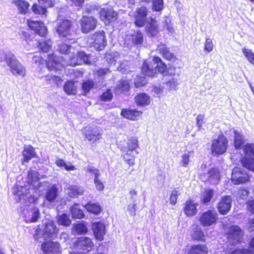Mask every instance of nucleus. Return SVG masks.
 <instances>
[{
    "label": "nucleus",
    "mask_w": 254,
    "mask_h": 254,
    "mask_svg": "<svg viewBox=\"0 0 254 254\" xmlns=\"http://www.w3.org/2000/svg\"><path fill=\"white\" fill-rule=\"evenodd\" d=\"M152 63H152L150 64L146 62L143 63L142 67V72L144 75L153 76L157 72L162 74L164 76L170 75L173 76L176 74V68L171 67L167 70L166 65L160 58L158 57H154Z\"/></svg>",
    "instance_id": "1"
},
{
    "label": "nucleus",
    "mask_w": 254,
    "mask_h": 254,
    "mask_svg": "<svg viewBox=\"0 0 254 254\" xmlns=\"http://www.w3.org/2000/svg\"><path fill=\"white\" fill-rule=\"evenodd\" d=\"M3 58L13 75L22 77L25 76L26 73L25 67L18 61L16 56L12 52L6 51L3 52L2 55L0 54V63L2 61Z\"/></svg>",
    "instance_id": "2"
},
{
    "label": "nucleus",
    "mask_w": 254,
    "mask_h": 254,
    "mask_svg": "<svg viewBox=\"0 0 254 254\" xmlns=\"http://www.w3.org/2000/svg\"><path fill=\"white\" fill-rule=\"evenodd\" d=\"M244 156L241 159L243 167L254 172V143H247L243 146Z\"/></svg>",
    "instance_id": "3"
},
{
    "label": "nucleus",
    "mask_w": 254,
    "mask_h": 254,
    "mask_svg": "<svg viewBox=\"0 0 254 254\" xmlns=\"http://www.w3.org/2000/svg\"><path fill=\"white\" fill-rule=\"evenodd\" d=\"M228 140L223 135H219L216 139L211 141V151L214 156L222 155L226 152Z\"/></svg>",
    "instance_id": "4"
},
{
    "label": "nucleus",
    "mask_w": 254,
    "mask_h": 254,
    "mask_svg": "<svg viewBox=\"0 0 254 254\" xmlns=\"http://www.w3.org/2000/svg\"><path fill=\"white\" fill-rule=\"evenodd\" d=\"M72 22L68 19H58L57 21L56 31L60 37L70 39L72 35Z\"/></svg>",
    "instance_id": "5"
},
{
    "label": "nucleus",
    "mask_w": 254,
    "mask_h": 254,
    "mask_svg": "<svg viewBox=\"0 0 254 254\" xmlns=\"http://www.w3.org/2000/svg\"><path fill=\"white\" fill-rule=\"evenodd\" d=\"M231 180L234 185L243 184L250 181V176L244 169L235 167L232 170Z\"/></svg>",
    "instance_id": "6"
},
{
    "label": "nucleus",
    "mask_w": 254,
    "mask_h": 254,
    "mask_svg": "<svg viewBox=\"0 0 254 254\" xmlns=\"http://www.w3.org/2000/svg\"><path fill=\"white\" fill-rule=\"evenodd\" d=\"M83 133L89 142L94 143L102 138L103 130L97 126H88L83 130Z\"/></svg>",
    "instance_id": "7"
},
{
    "label": "nucleus",
    "mask_w": 254,
    "mask_h": 254,
    "mask_svg": "<svg viewBox=\"0 0 254 254\" xmlns=\"http://www.w3.org/2000/svg\"><path fill=\"white\" fill-rule=\"evenodd\" d=\"M90 59V55L86 54L83 51L73 52V57L71 58L68 64L73 66L80 64L81 62L87 64H91L92 62Z\"/></svg>",
    "instance_id": "8"
},
{
    "label": "nucleus",
    "mask_w": 254,
    "mask_h": 254,
    "mask_svg": "<svg viewBox=\"0 0 254 254\" xmlns=\"http://www.w3.org/2000/svg\"><path fill=\"white\" fill-rule=\"evenodd\" d=\"M91 44L97 51L103 50L107 45V40L104 31L96 32L91 37Z\"/></svg>",
    "instance_id": "9"
},
{
    "label": "nucleus",
    "mask_w": 254,
    "mask_h": 254,
    "mask_svg": "<svg viewBox=\"0 0 254 254\" xmlns=\"http://www.w3.org/2000/svg\"><path fill=\"white\" fill-rule=\"evenodd\" d=\"M94 246L92 240L86 237H81L77 238L74 244V247L78 250L83 251L86 254L90 251Z\"/></svg>",
    "instance_id": "10"
},
{
    "label": "nucleus",
    "mask_w": 254,
    "mask_h": 254,
    "mask_svg": "<svg viewBox=\"0 0 254 254\" xmlns=\"http://www.w3.org/2000/svg\"><path fill=\"white\" fill-rule=\"evenodd\" d=\"M218 213L215 210H209L203 212L199 218L201 224L204 227L210 226L216 223Z\"/></svg>",
    "instance_id": "11"
},
{
    "label": "nucleus",
    "mask_w": 254,
    "mask_h": 254,
    "mask_svg": "<svg viewBox=\"0 0 254 254\" xmlns=\"http://www.w3.org/2000/svg\"><path fill=\"white\" fill-rule=\"evenodd\" d=\"M148 12V9L144 6L136 8L134 13V24L136 26H144L146 22Z\"/></svg>",
    "instance_id": "12"
},
{
    "label": "nucleus",
    "mask_w": 254,
    "mask_h": 254,
    "mask_svg": "<svg viewBox=\"0 0 254 254\" xmlns=\"http://www.w3.org/2000/svg\"><path fill=\"white\" fill-rule=\"evenodd\" d=\"M97 21L92 16H83L80 20L81 31L87 33L93 30L96 27Z\"/></svg>",
    "instance_id": "13"
},
{
    "label": "nucleus",
    "mask_w": 254,
    "mask_h": 254,
    "mask_svg": "<svg viewBox=\"0 0 254 254\" xmlns=\"http://www.w3.org/2000/svg\"><path fill=\"white\" fill-rule=\"evenodd\" d=\"M63 58L54 55H48L47 67L50 70H61L64 66Z\"/></svg>",
    "instance_id": "14"
},
{
    "label": "nucleus",
    "mask_w": 254,
    "mask_h": 254,
    "mask_svg": "<svg viewBox=\"0 0 254 254\" xmlns=\"http://www.w3.org/2000/svg\"><path fill=\"white\" fill-rule=\"evenodd\" d=\"M243 235V232L239 227L232 226L230 228L228 234V241L232 245H236L241 241Z\"/></svg>",
    "instance_id": "15"
},
{
    "label": "nucleus",
    "mask_w": 254,
    "mask_h": 254,
    "mask_svg": "<svg viewBox=\"0 0 254 254\" xmlns=\"http://www.w3.org/2000/svg\"><path fill=\"white\" fill-rule=\"evenodd\" d=\"M143 41V34L139 31H135L133 33L126 35L125 39V43L128 45H140Z\"/></svg>",
    "instance_id": "16"
},
{
    "label": "nucleus",
    "mask_w": 254,
    "mask_h": 254,
    "mask_svg": "<svg viewBox=\"0 0 254 254\" xmlns=\"http://www.w3.org/2000/svg\"><path fill=\"white\" fill-rule=\"evenodd\" d=\"M28 27L33 30L36 34L44 37L47 33V28L43 22L38 21L28 20Z\"/></svg>",
    "instance_id": "17"
},
{
    "label": "nucleus",
    "mask_w": 254,
    "mask_h": 254,
    "mask_svg": "<svg viewBox=\"0 0 254 254\" xmlns=\"http://www.w3.org/2000/svg\"><path fill=\"white\" fill-rule=\"evenodd\" d=\"M201 179L208 181L211 184H217L220 181V173L216 168H212L207 173L201 176Z\"/></svg>",
    "instance_id": "18"
},
{
    "label": "nucleus",
    "mask_w": 254,
    "mask_h": 254,
    "mask_svg": "<svg viewBox=\"0 0 254 254\" xmlns=\"http://www.w3.org/2000/svg\"><path fill=\"white\" fill-rule=\"evenodd\" d=\"M232 199L230 196L222 197L218 204L217 208L221 214L225 215L231 208Z\"/></svg>",
    "instance_id": "19"
},
{
    "label": "nucleus",
    "mask_w": 254,
    "mask_h": 254,
    "mask_svg": "<svg viewBox=\"0 0 254 254\" xmlns=\"http://www.w3.org/2000/svg\"><path fill=\"white\" fill-rule=\"evenodd\" d=\"M58 229L52 221L49 220L45 223L43 230L44 237L45 238H53L58 232Z\"/></svg>",
    "instance_id": "20"
},
{
    "label": "nucleus",
    "mask_w": 254,
    "mask_h": 254,
    "mask_svg": "<svg viewBox=\"0 0 254 254\" xmlns=\"http://www.w3.org/2000/svg\"><path fill=\"white\" fill-rule=\"evenodd\" d=\"M92 228L96 239L102 241L105 234V226L104 224L97 222L92 224Z\"/></svg>",
    "instance_id": "21"
},
{
    "label": "nucleus",
    "mask_w": 254,
    "mask_h": 254,
    "mask_svg": "<svg viewBox=\"0 0 254 254\" xmlns=\"http://www.w3.org/2000/svg\"><path fill=\"white\" fill-rule=\"evenodd\" d=\"M146 33L149 37L156 36L158 32V26L157 20L153 18H150L146 26Z\"/></svg>",
    "instance_id": "22"
},
{
    "label": "nucleus",
    "mask_w": 254,
    "mask_h": 254,
    "mask_svg": "<svg viewBox=\"0 0 254 254\" xmlns=\"http://www.w3.org/2000/svg\"><path fill=\"white\" fill-rule=\"evenodd\" d=\"M101 18L102 20L108 22L113 21L117 18V13L112 9H102L100 11Z\"/></svg>",
    "instance_id": "23"
},
{
    "label": "nucleus",
    "mask_w": 254,
    "mask_h": 254,
    "mask_svg": "<svg viewBox=\"0 0 254 254\" xmlns=\"http://www.w3.org/2000/svg\"><path fill=\"white\" fill-rule=\"evenodd\" d=\"M157 51L164 58L168 61H174L176 60L174 55L169 51L165 44L160 43L158 46Z\"/></svg>",
    "instance_id": "24"
},
{
    "label": "nucleus",
    "mask_w": 254,
    "mask_h": 254,
    "mask_svg": "<svg viewBox=\"0 0 254 254\" xmlns=\"http://www.w3.org/2000/svg\"><path fill=\"white\" fill-rule=\"evenodd\" d=\"M157 51L164 58L168 61H174L176 60L174 55L169 51L165 44L160 43L158 46Z\"/></svg>",
    "instance_id": "25"
},
{
    "label": "nucleus",
    "mask_w": 254,
    "mask_h": 254,
    "mask_svg": "<svg viewBox=\"0 0 254 254\" xmlns=\"http://www.w3.org/2000/svg\"><path fill=\"white\" fill-rule=\"evenodd\" d=\"M25 215V220L27 222H36L40 217V211L38 208L33 207L28 211L26 213L24 212Z\"/></svg>",
    "instance_id": "26"
},
{
    "label": "nucleus",
    "mask_w": 254,
    "mask_h": 254,
    "mask_svg": "<svg viewBox=\"0 0 254 254\" xmlns=\"http://www.w3.org/2000/svg\"><path fill=\"white\" fill-rule=\"evenodd\" d=\"M196 205L197 204L194 203L193 201H187L184 208L185 214L187 216L194 215L197 212Z\"/></svg>",
    "instance_id": "27"
},
{
    "label": "nucleus",
    "mask_w": 254,
    "mask_h": 254,
    "mask_svg": "<svg viewBox=\"0 0 254 254\" xmlns=\"http://www.w3.org/2000/svg\"><path fill=\"white\" fill-rule=\"evenodd\" d=\"M59 246L60 245L57 242L49 241L42 244V249L45 253H54L58 252Z\"/></svg>",
    "instance_id": "28"
},
{
    "label": "nucleus",
    "mask_w": 254,
    "mask_h": 254,
    "mask_svg": "<svg viewBox=\"0 0 254 254\" xmlns=\"http://www.w3.org/2000/svg\"><path fill=\"white\" fill-rule=\"evenodd\" d=\"M130 89V82L128 80L122 79L117 83L115 88L116 93L120 94L127 92Z\"/></svg>",
    "instance_id": "29"
},
{
    "label": "nucleus",
    "mask_w": 254,
    "mask_h": 254,
    "mask_svg": "<svg viewBox=\"0 0 254 254\" xmlns=\"http://www.w3.org/2000/svg\"><path fill=\"white\" fill-rule=\"evenodd\" d=\"M121 114L124 117L134 121L141 115L142 112L135 110L123 109L121 112Z\"/></svg>",
    "instance_id": "30"
},
{
    "label": "nucleus",
    "mask_w": 254,
    "mask_h": 254,
    "mask_svg": "<svg viewBox=\"0 0 254 254\" xmlns=\"http://www.w3.org/2000/svg\"><path fill=\"white\" fill-rule=\"evenodd\" d=\"M59 189L55 185H52L47 190L45 197L49 202H53L57 198Z\"/></svg>",
    "instance_id": "31"
},
{
    "label": "nucleus",
    "mask_w": 254,
    "mask_h": 254,
    "mask_svg": "<svg viewBox=\"0 0 254 254\" xmlns=\"http://www.w3.org/2000/svg\"><path fill=\"white\" fill-rule=\"evenodd\" d=\"M12 3L17 8L18 10L21 14H26L29 9V3L23 0H13Z\"/></svg>",
    "instance_id": "32"
},
{
    "label": "nucleus",
    "mask_w": 254,
    "mask_h": 254,
    "mask_svg": "<svg viewBox=\"0 0 254 254\" xmlns=\"http://www.w3.org/2000/svg\"><path fill=\"white\" fill-rule=\"evenodd\" d=\"M234 133V145L236 149H240L245 142L244 135L239 131L233 130Z\"/></svg>",
    "instance_id": "33"
},
{
    "label": "nucleus",
    "mask_w": 254,
    "mask_h": 254,
    "mask_svg": "<svg viewBox=\"0 0 254 254\" xmlns=\"http://www.w3.org/2000/svg\"><path fill=\"white\" fill-rule=\"evenodd\" d=\"M64 90L68 95H74L77 93V87L75 82L72 80H68L64 85Z\"/></svg>",
    "instance_id": "34"
},
{
    "label": "nucleus",
    "mask_w": 254,
    "mask_h": 254,
    "mask_svg": "<svg viewBox=\"0 0 254 254\" xmlns=\"http://www.w3.org/2000/svg\"><path fill=\"white\" fill-rule=\"evenodd\" d=\"M22 155L23 156V163L24 162H28L35 156L33 147L30 145L25 146L22 152Z\"/></svg>",
    "instance_id": "35"
},
{
    "label": "nucleus",
    "mask_w": 254,
    "mask_h": 254,
    "mask_svg": "<svg viewBox=\"0 0 254 254\" xmlns=\"http://www.w3.org/2000/svg\"><path fill=\"white\" fill-rule=\"evenodd\" d=\"M135 103L138 106H145L150 104V98L145 93H140L135 97Z\"/></svg>",
    "instance_id": "36"
},
{
    "label": "nucleus",
    "mask_w": 254,
    "mask_h": 254,
    "mask_svg": "<svg viewBox=\"0 0 254 254\" xmlns=\"http://www.w3.org/2000/svg\"><path fill=\"white\" fill-rule=\"evenodd\" d=\"M70 211L73 218L81 219L84 217L83 210L80 208L79 205L74 203L70 208Z\"/></svg>",
    "instance_id": "37"
},
{
    "label": "nucleus",
    "mask_w": 254,
    "mask_h": 254,
    "mask_svg": "<svg viewBox=\"0 0 254 254\" xmlns=\"http://www.w3.org/2000/svg\"><path fill=\"white\" fill-rule=\"evenodd\" d=\"M58 50L61 54H68L70 59L69 61L71 60V58L73 57V52H75V50L73 48L64 43L59 46Z\"/></svg>",
    "instance_id": "38"
},
{
    "label": "nucleus",
    "mask_w": 254,
    "mask_h": 254,
    "mask_svg": "<svg viewBox=\"0 0 254 254\" xmlns=\"http://www.w3.org/2000/svg\"><path fill=\"white\" fill-rule=\"evenodd\" d=\"M68 190V194L70 197H77L82 195L84 191L83 188L79 186H71L69 187Z\"/></svg>",
    "instance_id": "39"
},
{
    "label": "nucleus",
    "mask_w": 254,
    "mask_h": 254,
    "mask_svg": "<svg viewBox=\"0 0 254 254\" xmlns=\"http://www.w3.org/2000/svg\"><path fill=\"white\" fill-rule=\"evenodd\" d=\"M207 248L204 245H194L190 251V254H207Z\"/></svg>",
    "instance_id": "40"
},
{
    "label": "nucleus",
    "mask_w": 254,
    "mask_h": 254,
    "mask_svg": "<svg viewBox=\"0 0 254 254\" xmlns=\"http://www.w3.org/2000/svg\"><path fill=\"white\" fill-rule=\"evenodd\" d=\"M26 189L22 187H17L14 189L13 194L15 195V199L17 201H20L22 199H24L27 194L25 193Z\"/></svg>",
    "instance_id": "41"
},
{
    "label": "nucleus",
    "mask_w": 254,
    "mask_h": 254,
    "mask_svg": "<svg viewBox=\"0 0 254 254\" xmlns=\"http://www.w3.org/2000/svg\"><path fill=\"white\" fill-rule=\"evenodd\" d=\"M85 207L88 212L95 214H99L101 211V207L97 203H89L85 206Z\"/></svg>",
    "instance_id": "42"
},
{
    "label": "nucleus",
    "mask_w": 254,
    "mask_h": 254,
    "mask_svg": "<svg viewBox=\"0 0 254 254\" xmlns=\"http://www.w3.org/2000/svg\"><path fill=\"white\" fill-rule=\"evenodd\" d=\"M119 54L117 52H110L106 54L105 58L106 61L110 64V65L115 64L116 61L118 59Z\"/></svg>",
    "instance_id": "43"
},
{
    "label": "nucleus",
    "mask_w": 254,
    "mask_h": 254,
    "mask_svg": "<svg viewBox=\"0 0 254 254\" xmlns=\"http://www.w3.org/2000/svg\"><path fill=\"white\" fill-rule=\"evenodd\" d=\"M192 238L196 240L203 241L204 235L201 229L197 226H195L193 229V232L191 235Z\"/></svg>",
    "instance_id": "44"
},
{
    "label": "nucleus",
    "mask_w": 254,
    "mask_h": 254,
    "mask_svg": "<svg viewBox=\"0 0 254 254\" xmlns=\"http://www.w3.org/2000/svg\"><path fill=\"white\" fill-rule=\"evenodd\" d=\"M52 42L48 39L45 41H40L38 42V47L43 52H48L51 48Z\"/></svg>",
    "instance_id": "45"
},
{
    "label": "nucleus",
    "mask_w": 254,
    "mask_h": 254,
    "mask_svg": "<svg viewBox=\"0 0 254 254\" xmlns=\"http://www.w3.org/2000/svg\"><path fill=\"white\" fill-rule=\"evenodd\" d=\"M126 152L123 155L125 162L129 165V166H133L134 164L135 156L133 154V151L132 153L129 152L128 149H126Z\"/></svg>",
    "instance_id": "46"
},
{
    "label": "nucleus",
    "mask_w": 254,
    "mask_h": 254,
    "mask_svg": "<svg viewBox=\"0 0 254 254\" xmlns=\"http://www.w3.org/2000/svg\"><path fill=\"white\" fill-rule=\"evenodd\" d=\"M138 147V141L135 137L129 139L127 143V147L125 149H128L129 152L132 153Z\"/></svg>",
    "instance_id": "47"
},
{
    "label": "nucleus",
    "mask_w": 254,
    "mask_h": 254,
    "mask_svg": "<svg viewBox=\"0 0 254 254\" xmlns=\"http://www.w3.org/2000/svg\"><path fill=\"white\" fill-rule=\"evenodd\" d=\"M94 82L91 80H86L83 82L82 89L84 95L88 93L90 90L93 88Z\"/></svg>",
    "instance_id": "48"
},
{
    "label": "nucleus",
    "mask_w": 254,
    "mask_h": 254,
    "mask_svg": "<svg viewBox=\"0 0 254 254\" xmlns=\"http://www.w3.org/2000/svg\"><path fill=\"white\" fill-rule=\"evenodd\" d=\"M152 9L154 11L160 12L164 8L163 0H152Z\"/></svg>",
    "instance_id": "49"
},
{
    "label": "nucleus",
    "mask_w": 254,
    "mask_h": 254,
    "mask_svg": "<svg viewBox=\"0 0 254 254\" xmlns=\"http://www.w3.org/2000/svg\"><path fill=\"white\" fill-rule=\"evenodd\" d=\"M214 192L212 190L207 189L204 191L201 201L202 203L206 204L210 202L213 196Z\"/></svg>",
    "instance_id": "50"
},
{
    "label": "nucleus",
    "mask_w": 254,
    "mask_h": 254,
    "mask_svg": "<svg viewBox=\"0 0 254 254\" xmlns=\"http://www.w3.org/2000/svg\"><path fill=\"white\" fill-rule=\"evenodd\" d=\"M58 221L59 224L65 226H68L71 224V220L66 214H63L59 216Z\"/></svg>",
    "instance_id": "51"
},
{
    "label": "nucleus",
    "mask_w": 254,
    "mask_h": 254,
    "mask_svg": "<svg viewBox=\"0 0 254 254\" xmlns=\"http://www.w3.org/2000/svg\"><path fill=\"white\" fill-rule=\"evenodd\" d=\"M47 7L44 6V5L42 4L40 5L37 4H34L32 7V9L35 14L43 15L47 12Z\"/></svg>",
    "instance_id": "52"
},
{
    "label": "nucleus",
    "mask_w": 254,
    "mask_h": 254,
    "mask_svg": "<svg viewBox=\"0 0 254 254\" xmlns=\"http://www.w3.org/2000/svg\"><path fill=\"white\" fill-rule=\"evenodd\" d=\"M242 52L249 62L254 65V53L251 50L245 48L242 49Z\"/></svg>",
    "instance_id": "53"
},
{
    "label": "nucleus",
    "mask_w": 254,
    "mask_h": 254,
    "mask_svg": "<svg viewBox=\"0 0 254 254\" xmlns=\"http://www.w3.org/2000/svg\"><path fill=\"white\" fill-rule=\"evenodd\" d=\"M118 70L125 74L130 72V69L128 62L127 61H124L121 62L120 66L118 67Z\"/></svg>",
    "instance_id": "54"
},
{
    "label": "nucleus",
    "mask_w": 254,
    "mask_h": 254,
    "mask_svg": "<svg viewBox=\"0 0 254 254\" xmlns=\"http://www.w3.org/2000/svg\"><path fill=\"white\" fill-rule=\"evenodd\" d=\"M74 231L79 234H85L87 232V228L83 223H77L74 226Z\"/></svg>",
    "instance_id": "55"
},
{
    "label": "nucleus",
    "mask_w": 254,
    "mask_h": 254,
    "mask_svg": "<svg viewBox=\"0 0 254 254\" xmlns=\"http://www.w3.org/2000/svg\"><path fill=\"white\" fill-rule=\"evenodd\" d=\"M110 72L111 70L109 68H100L95 71V74L100 79H103L106 75Z\"/></svg>",
    "instance_id": "56"
},
{
    "label": "nucleus",
    "mask_w": 254,
    "mask_h": 254,
    "mask_svg": "<svg viewBox=\"0 0 254 254\" xmlns=\"http://www.w3.org/2000/svg\"><path fill=\"white\" fill-rule=\"evenodd\" d=\"M178 84L177 79L174 78H172L166 82V85L169 91L176 90Z\"/></svg>",
    "instance_id": "57"
},
{
    "label": "nucleus",
    "mask_w": 254,
    "mask_h": 254,
    "mask_svg": "<svg viewBox=\"0 0 254 254\" xmlns=\"http://www.w3.org/2000/svg\"><path fill=\"white\" fill-rule=\"evenodd\" d=\"M231 254H254V251L246 249H236L231 250Z\"/></svg>",
    "instance_id": "58"
},
{
    "label": "nucleus",
    "mask_w": 254,
    "mask_h": 254,
    "mask_svg": "<svg viewBox=\"0 0 254 254\" xmlns=\"http://www.w3.org/2000/svg\"><path fill=\"white\" fill-rule=\"evenodd\" d=\"M204 45V51H206L207 53H210L213 50V44L212 40L210 38L208 37L206 38Z\"/></svg>",
    "instance_id": "59"
},
{
    "label": "nucleus",
    "mask_w": 254,
    "mask_h": 254,
    "mask_svg": "<svg viewBox=\"0 0 254 254\" xmlns=\"http://www.w3.org/2000/svg\"><path fill=\"white\" fill-rule=\"evenodd\" d=\"M137 204L136 202H132L129 204L127 206V211L131 216H134L136 215Z\"/></svg>",
    "instance_id": "60"
},
{
    "label": "nucleus",
    "mask_w": 254,
    "mask_h": 254,
    "mask_svg": "<svg viewBox=\"0 0 254 254\" xmlns=\"http://www.w3.org/2000/svg\"><path fill=\"white\" fill-rule=\"evenodd\" d=\"M113 94L110 89H107L100 96L101 100L103 101H109L112 100Z\"/></svg>",
    "instance_id": "61"
},
{
    "label": "nucleus",
    "mask_w": 254,
    "mask_h": 254,
    "mask_svg": "<svg viewBox=\"0 0 254 254\" xmlns=\"http://www.w3.org/2000/svg\"><path fill=\"white\" fill-rule=\"evenodd\" d=\"M87 171L92 173L94 176V180L99 179L100 173L99 170L93 166H88L87 168Z\"/></svg>",
    "instance_id": "62"
},
{
    "label": "nucleus",
    "mask_w": 254,
    "mask_h": 254,
    "mask_svg": "<svg viewBox=\"0 0 254 254\" xmlns=\"http://www.w3.org/2000/svg\"><path fill=\"white\" fill-rule=\"evenodd\" d=\"M190 152L185 153L182 156L181 164L182 166L186 167L189 163Z\"/></svg>",
    "instance_id": "63"
},
{
    "label": "nucleus",
    "mask_w": 254,
    "mask_h": 254,
    "mask_svg": "<svg viewBox=\"0 0 254 254\" xmlns=\"http://www.w3.org/2000/svg\"><path fill=\"white\" fill-rule=\"evenodd\" d=\"M180 194L178 190H174L172 191L170 197V203L175 205L177 201L178 196Z\"/></svg>",
    "instance_id": "64"
}]
</instances>
